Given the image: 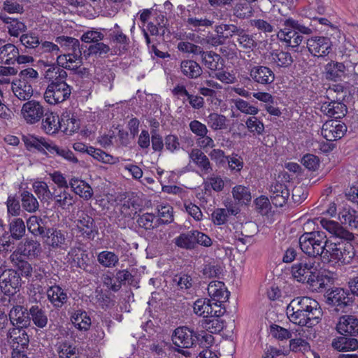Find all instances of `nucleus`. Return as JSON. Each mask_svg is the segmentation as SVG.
I'll return each mask as SVG.
<instances>
[{
    "label": "nucleus",
    "instance_id": "603ef678",
    "mask_svg": "<svg viewBox=\"0 0 358 358\" xmlns=\"http://www.w3.org/2000/svg\"><path fill=\"white\" fill-rule=\"evenodd\" d=\"M27 258L21 256H15L11 254L10 256V260L14 266L17 267V269L21 272V275L25 277H29L31 275L32 267L31 264L27 261Z\"/></svg>",
    "mask_w": 358,
    "mask_h": 358
},
{
    "label": "nucleus",
    "instance_id": "c9c22d12",
    "mask_svg": "<svg viewBox=\"0 0 358 358\" xmlns=\"http://www.w3.org/2000/svg\"><path fill=\"white\" fill-rule=\"evenodd\" d=\"M18 48L12 43H7L0 48V62L10 65L14 64L17 57Z\"/></svg>",
    "mask_w": 358,
    "mask_h": 358
},
{
    "label": "nucleus",
    "instance_id": "20e7f679",
    "mask_svg": "<svg viewBox=\"0 0 358 358\" xmlns=\"http://www.w3.org/2000/svg\"><path fill=\"white\" fill-rule=\"evenodd\" d=\"M328 241L329 238L325 232L314 231L302 234L299 238V243L302 252L310 258L320 257L322 259V255L324 252Z\"/></svg>",
    "mask_w": 358,
    "mask_h": 358
},
{
    "label": "nucleus",
    "instance_id": "c756f323",
    "mask_svg": "<svg viewBox=\"0 0 358 358\" xmlns=\"http://www.w3.org/2000/svg\"><path fill=\"white\" fill-rule=\"evenodd\" d=\"M70 319L74 327L80 331H87L92 324L91 318L87 313L83 310H76L71 315Z\"/></svg>",
    "mask_w": 358,
    "mask_h": 358
},
{
    "label": "nucleus",
    "instance_id": "6e6d98bb",
    "mask_svg": "<svg viewBox=\"0 0 358 358\" xmlns=\"http://www.w3.org/2000/svg\"><path fill=\"white\" fill-rule=\"evenodd\" d=\"M234 199L239 203H248L251 201V193L248 187L243 185H236L231 191Z\"/></svg>",
    "mask_w": 358,
    "mask_h": 358
},
{
    "label": "nucleus",
    "instance_id": "a18cd8bd",
    "mask_svg": "<svg viewBox=\"0 0 358 358\" xmlns=\"http://www.w3.org/2000/svg\"><path fill=\"white\" fill-rule=\"evenodd\" d=\"M20 41L26 49L34 50L35 55H36L41 44V40L36 34L31 31L23 34L21 35Z\"/></svg>",
    "mask_w": 358,
    "mask_h": 358
},
{
    "label": "nucleus",
    "instance_id": "69168bd1",
    "mask_svg": "<svg viewBox=\"0 0 358 358\" xmlns=\"http://www.w3.org/2000/svg\"><path fill=\"white\" fill-rule=\"evenodd\" d=\"M62 122L63 127L66 125V127H64L63 131L67 135L72 134L78 130L80 127L79 120L73 116L71 117L63 116L62 117Z\"/></svg>",
    "mask_w": 358,
    "mask_h": 358
},
{
    "label": "nucleus",
    "instance_id": "c85d7f7f",
    "mask_svg": "<svg viewBox=\"0 0 358 358\" xmlns=\"http://www.w3.org/2000/svg\"><path fill=\"white\" fill-rule=\"evenodd\" d=\"M0 19L7 25L8 34L12 36L17 37L20 33L27 30L25 24L17 18H12L3 13H0Z\"/></svg>",
    "mask_w": 358,
    "mask_h": 358
},
{
    "label": "nucleus",
    "instance_id": "09e8293b",
    "mask_svg": "<svg viewBox=\"0 0 358 358\" xmlns=\"http://www.w3.org/2000/svg\"><path fill=\"white\" fill-rule=\"evenodd\" d=\"M32 187L41 201L49 202L52 198V192H51L46 182L43 181H35L32 185Z\"/></svg>",
    "mask_w": 358,
    "mask_h": 358
},
{
    "label": "nucleus",
    "instance_id": "5fc2aeb1",
    "mask_svg": "<svg viewBox=\"0 0 358 358\" xmlns=\"http://www.w3.org/2000/svg\"><path fill=\"white\" fill-rule=\"evenodd\" d=\"M159 218L158 224H169L173 220V208L169 204H160L157 207Z\"/></svg>",
    "mask_w": 358,
    "mask_h": 358
},
{
    "label": "nucleus",
    "instance_id": "393cba45",
    "mask_svg": "<svg viewBox=\"0 0 358 358\" xmlns=\"http://www.w3.org/2000/svg\"><path fill=\"white\" fill-rule=\"evenodd\" d=\"M42 120V129L47 134H56L63 127L62 119L52 112H45Z\"/></svg>",
    "mask_w": 358,
    "mask_h": 358
},
{
    "label": "nucleus",
    "instance_id": "49530a36",
    "mask_svg": "<svg viewBox=\"0 0 358 358\" xmlns=\"http://www.w3.org/2000/svg\"><path fill=\"white\" fill-rule=\"evenodd\" d=\"M207 124L214 131L227 128V117L222 114L210 113L205 119Z\"/></svg>",
    "mask_w": 358,
    "mask_h": 358
},
{
    "label": "nucleus",
    "instance_id": "c03bdc74",
    "mask_svg": "<svg viewBox=\"0 0 358 358\" xmlns=\"http://www.w3.org/2000/svg\"><path fill=\"white\" fill-rule=\"evenodd\" d=\"M215 31L217 34H221L226 41L234 36H238V34H241L242 28L233 24H220L215 26Z\"/></svg>",
    "mask_w": 358,
    "mask_h": 358
},
{
    "label": "nucleus",
    "instance_id": "774afa93",
    "mask_svg": "<svg viewBox=\"0 0 358 358\" xmlns=\"http://www.w3.org/2000/svg\"><path fill=\"white\" fill-rule=\"evenodd\" d=\"M110 51V48L108 44L101 41H98L90 45L88 48L89 55L102 57Z\"/></svg>",
    "mask_w": 358,
    "mask_h": 358
},
{
    "label": "nucleus",
    "instance_id": "9d476101",
    "mask_svg": "<svg viewBox=\"0 0 358 358\" xmlns=\"http://www.w3.org/2000/svg\"><path fill=\"white\" fill-rule=\"evenodd\" d=\"M45 113V107L36 100L24 103L21 109V115L24 121L29 124H34L41 121Z\"/></svg>",
    "mask_w": 358,
    "mask_h": 358
},
{
    "label": "nucleus",
    "instance_id": "79ce46f5",
    "mask_svg": "<svg viewBox=\"0 0 358 358\" xmlns=\"http://www.w3.org/2000/svg\"><path fill=\"white\" fill-rule=\"evenodd\" d=\"M22 206L29 213H35L39 208V203L34 195L29 191L24 190L20 193Z\"/></svg>",
    "mask_w": 358,
    "mask_h": 358
},
{
    "label": "nucleus",
    "instance_id": "aec40b11",
    "mask_svg": "<svg viewBox=\"0 0 358 358\" xmlns=\"http://www.w3.org/2000/svg\"><path fill=\"white\" fill-rule=\"evenodd\" d=\"M106 36L111 44H115V46L123 50H127L129 45V37L124 34L117 24H115L113 28L107 29Z\"/></svg>",
    "mask_w": 358,
    "mask_h": 358
},
{
    "label": "nucleus",
    "instance_id": "052dcab7",
    "mask_svg": "<svg viewBox=\"0 0 358 358\" xmlns=\"http://www.w3.org/2000/svg\"><path fill=\"white\" fill-rule=\"evenodd\" d=\"M59 52L60 49L57 44L50 41H41V44L38 47V50H37L36 56L40 57L43 54L50 53L52 57H54L57 55Z\"/></svg>",
    "mask_w": 358,
    "mask_h": 358
},
{
    "label": "nucleus",
    "instance_id": "5701e85b",
    "mask_svg": "<svg viewBox=\"0 0 358 358\" xmlns=\"http://www.w3.org/2000/svg\"><path fill=\"white\" fill-rule=\"evenodd\" d=\"M346 66L343 62H338L334 60L328 62L324 66V75L328 80L339 81L345 77Z\"/></svg>",
    "mask_w": 358,
    "mask_h": 358
},
{
    "label": "nucleus",
    "instance_id": "e2e57ef3",
    "mask_svg": "<svg viewBox=\"0 0 358 358\" xmlns=\"http://www.w3.org/2000/svg\"><path fill=\"white\" fill-rule=\"evenodd\" d=\"M115 77L114 72L110 69H103L100 73H96L97 80L104 86L108 87L109 90L113 88V82Z\"/></svg>",
    "mask_w": 358,
    "mask_h": 358
},
{
    "label": "nucleus",
    "instance_id": "4d7b16f0",
    "mask_svg": "<svg viewBox=\"0 0 358 358\" xmlns=\"http://www.w3.org/2000/svg\"><path fill=\"white\" fill-rule=\"evenodd\" d=\"M202 327L210 334H217L222 330L224 323L220 317H207L202 322Z\"/></svg>",
    "mask_w": 358,
    "mask_h": 358
},
{
    "label": "nucleus",
    "instance_id": "a211bd4d",
    "mask_svg": "<svg viewBox=\"0 0 358 358\" xmlns=\"http://www.w3.org/2000/svg\"><path fill=\"white\" fill-rule=\"evenodd\" d=\"M350 294L343 288H336L327 294V301L329 304L336 306V310H339L348 306L351 303Z\"/></svg>",
    "mask_w": 358,
    "mask_h": 358
},
{
    "label": "nucleus",
    "instance_id": "7ed1b4c3",
    "mask_svg": "<svg viewBox=\"0 0 358 358\" xmlns=\"http://www.w3.org/2000/svg\"><path fill=\"white\" fill-rule=\"evenodd\" d=\"M280 23L281 27L277 34V37L280 41L293 48H298L302 43L303 35H310L313 33L310 27L291 17L281 20Z\"/></svg>",
    "mask_w": 358,
    "mask_h": 358
},
{
    "label": "nucleus",
    "instance_id": "58836bf2",
    "mask_svg": "<svg viewBox=\"0 0 358 358\" xmlns=\"http://www.w3.org/2000/svg\"><path fill=\"white\" fill-rule=\"evenodd\" d=\"M55 42L59 44L63 50L66 52V53L71 52H79V51H81L80 48V42L75 38L66 36H60L55 38ZM76 56H78V53H76Z\"/></svg>",
    "mask_w": 358,
    "mask_h": 358
},
{
    "label": "nucleus",
    "instance_id": "338daca9",
    "mask_svg": "<svg viewBox=\"0 0 358 358\" xmlns=\"http://www.w3.org/2000/svg\"><path fill=\"white\" fill-rule=\"evenodd\" d=\"M173 281L181 289H187L192 286L193 279L187 273H180L174 276Z\"/></svg>",
    "mask_w": 358,
    "mask_h": 358
},
{
    "label": "nucleus",
    "instance_id": "72a5a7b5",
    "mask_svg": "<svg viewBox=\"0 0 358 358\" xmlns=\"http://www.w3.org/2000/svg\"><path fill=\"white\" fill-rule=\"evenodd\" d=\"M30 321L38 328L43 329L48 322V315L45 310L38 305H34L29 308Z\"/></svg>",
    "mask_w": 358,
    "mask_h": 358
},
{
    "label": "nucleus",
    "instance_id": "37998d69",
    "mask_svg": "<svg viewBox=\"0 0 358 358\" xmlns=\"http://www.w3.org/2000/svg\"><path fill=\"white\" fill-rule=\"evenodd\" d=\"M107 29L105 28H92L83 33L81 36V41L87 43H95L101 41L106 34Z\"/></svg>",
    "mask_w": 358,
    "mask_h": 358
},
{
    "label": "nucleus",
    "instance_id": "4be33fe9",
    "mask_svg": "<svg viewBox=\"0 0 358 358\" xmlns=\"http://www.w3.org/2000/svg\"><path fill=\"white\" fill-rule=\"evenodd\" d=\"M46 294L48 301L55 308H62L68 301L66 292L59 285L49 287Z\"/></svg>",
    "mask_w": 358,
    "mask_h": 358
},
{
    "label": "nucleus",
    "instance_id": "dca6fc26",
    "mask_svg": "<svg viewBox=\"0 0 358 358\" xmlns=\"http://www.w3.org/2000/svg\"><path fill=\"white\" fill-rule=\"evenodd\" d=\"M8 315L13 327L27 328L30 325L29 310L22 306H13Z\"/></svg>",
    "mask_w": 358,
    "mask_h": 358
},
{
    "label": "nucleus",
    "instance_id": "bb28decb",
    "mask_svg": "<svg viewBox=\"0 0 358 358\" xmlns=\"http://www.w3.org/2000/svg\"><path fill=\"white\" fill-rule=\"evenodd\" d=\"M338 219L341 224L348 225L350 229L358 228V212L349 206H344L339 210Z\"/></svg>",
    "mask_w": 358,
    "mask_h": 358
},
{
    "label": "nucleus",
    "instance_id": "ea45409f",
    "mask_svg": "<svg viewBox=\"0 0 358 358\" xmlns=\"http://www.w3.org/2000/svg\"><path fill=\"white\" fill-rule=\"evenodd\" d=\"M270 57L271 62L281 68L289 67L294 62L292 56L288 52L275 50L271 52Z\"/></svg>",
    "mask_w": 358,
    "mask_h": 358
},
{
    "label": "nucleus",
    "instance_id": "f8f14e48",
    "mask_svg": "<svg viewBox=\"0 0 358 358\" xmlns=\"http://www.w3.org/2000/svg\"><path fill=\"white\" fill-rule=\"evenodd\" d=\"M347 131L346 125L340 121L331 120L327 121L322 127V136L329 141L341 139Z\"/></svg>",
    "mask_w": 358,
    "mask_h": 358
},
{
    "label": "nucleus",
    "instance_id": "473e14b6",
    "mask_svg": "<svg viewBox=\"0 0 358 358\" xmlns=\"http://www.w3.org/2000/svg\"><path fill=\"white\" fill-rule=\"evenodd\" d=\"M27 227L29 231L35 236H41L45 238L47 228L45 221L41 217L32 215L27 220Z\"/></svg>",
    "mask_w": 358,
    "mask_h": 358
},
{
    "label": "nucleus",
    "instance_id": "f704fd0d",
    "mask_svg": "<svg viewBox=\"0 0 358 358\" xmlns=\"http://www.w3.org/2000/svg\"><path fill=\"white\" fill-rule=\"evenodd\" d=\"M45 237L47 238V244L53 248H62L65 244V235L61 230L48 228Z\"/></svg>",
    "mask_w": 358,
    "mask_h": 358
},
{
    "label": "nucleus",
    "instance_id": "2eb2a0df",
    "mask_svg": "<svg viewBox=\"0 0 358 358\" xmlns=\"http://www.w3.org/2000/svg\"><path fill=\"white\" fill-rule=\"evenodd\" d=\"M75 221L76 226L79 232L87 238H92L94 234L97 233L94 220L85 212H81Z\"/></svg>",
    "mask_w": 358,
    "mask_h": 358
},
{
    "label": "nucleus",
    "instance_id": "6e6552de",
    "mask_svg": "<svg viewBox=\"0 0 358 358\" xmlns=\"http://www.w3.org/2000/svg\"><path fill=\"white\" fill-rule=\"evenodd\" d=\"M250 78L260 85L266 86L272 84L275 78L273 71L263 65L249 64L247 67Z\"/></svg>",
    "mask_w": 358,
    "mask_h": 358
},
{
    "label": "nucleus",
    "instance_id": "680f3d73",
    "mask_svg": "<svg viewBox=\"0 0 358 358\" xmlns=\"http://www.w3.org/2000/svg\"><path fill=\"white\" fill-rule=\"evenodd\" d=\"M234 15L239 19H245L252 14V8L248 3H237L233 9Z\"/></svg>",
    "mask_w": 358,
    "mask_h": 358
},
{
    "label": "nucleus",
    "instance_id": "f3484780",
    "mask_svg": "<svg viewBox=\"0 0 358 358\" xmlns=\"http://www.w3.org/2000/svg\"><path fill=\"white\" fill-rule=\"evenodd\" d=\"M336 329L343 336H357L358 319L352 315L342 316L336 324Z\"/></svg>",
    "mask_w": 358,
    "mask_h": 358
},
{
    "label": "nucleus",
    "instance_id": "bf43d9fd",
    "mask_svg": "<svg viewBox=\"0 0 358 358\" xmlns=\"http://www.w3.org/2000/svg\"><path fill=\"white\" fill-rule=\"evenodd\" d=\"M245 124L249 131L253 134L261 135L264 131V123L255 115L249 117Z\"/></svg>",
    "mask_w": 358,
    "mask_h": 358
},
{
    "label": "nucleus",
    "instance_id": "9b49d317",
    "mask_svg": "<svg viewBox=\"0 0 358 358\" xmlns=\"http://www.w3.org/2000/svg\"><path fill=\"white\" fill-rule=\"evenodd\" d=\"M307 48L314 57H323L332 50V42L327 36H313L307 41Z\"/></svg>",
    "mask_w": 358,
    "mask_h": 358
},
{
    "label": "nucleus",
    "instance_id": "e433bc0d",
    "mask_svg": "<svg viewBox=\"0 0 358 358\" xmlns=\"http://www.w3.org/2000/svg\"><path fill=\"white\" fill-rule=\"evenodd\" d=\"M173 242L180 248L187 250H194L196 241L194 230L180 234L174 238Z\"/></svg>",
    "mask_w": 358,
    "mask_h": 358
},
{
    "label": "nucleus",
    "instance_id": "2f4dec72",
    "mask_svg": "<svg viewBox=\"0 0 358 358\" xmlns=\"http://www.w3.org/2000/svg\"><path fill=\"white\" fill-rule=\"evenodd\" d=\"M69 186L76 194L85 200L91 199L93 195L92 187L83 180L72 178L69 182Z\"/></svg>",
    "mask_w": 358,
    "mask_h": 358
},
{
    "label": "nucleus",
    "instance_id": "4c0bfd02",
    "mask_svg": "<svg viewBox=\"0 0 358 358\" xmlns=\"http://www.w3.org/2000/svg\"><path fill=\"white\" fill-rule=\"evenodd\" d=\"M203 65L210 71H216L220 69V62L222 61L220 55L213 51H203L199 54Z\"/></svg>",
    "mask_w": 358,
    "mask_h": 358
},
{
    "label": "nucleus",
    "instance_id": "cd10ccee",
    "mask_svg": "<svg viewBox=\"0 0 358 358\" xmlns=\"http://www.w3.org/2000/svg\"><path fill=\"white\" fill-rule=\"evenodd\" d=\"M180 72L189 79H196L202 74V68L192 59L182 60L180 65Z\"/></svg>",
    "mask_w": 358,
    "mask_h": 358
},
{
    "label": "nucleus",
    "instance_id": "ddd939ff",
    "mask_svg": "<svg viewBox=\"0 0 358 358\" xmlns=\"http://www.w3.org/2000/svg\"><path fill=\"white\" fill-rule=\"evenodd\" d=\"M189 158L199 169L201 176L204 177L213 173V164L201 149H192L189 152Z\"/></svg>",
    "mask_w": 358,
    "mask_h": 358
},
{
    "label": "nucleus",
    "instance_id": "7c9ffc66",
    "mask_svg": "<svg viewBox=\"0 0 358 358\" xmlns=\"http://www.w3.org/2000/svg\"><path fill=\"white\" fill-rule=\"evenodd\" d=\"M332 347L338 351L355 350L358 348V340L349 336H340L333 340Z\"/></svg>",
    "mask_w": 358,
    "mask_h": 358
},
{
    "label": "nucleus",
    "instance_id": "f03ea898",
    "mask_svg": "<svg viewBox=\"0 0 358 358\" xmlns=\"http://www.w3.org/2000/svg\"><path fill=\"white\" fill-rule=\"evenodd\" d=\"M352 239L331 237L329 238L322 261L324 263L343 264H349L355 255Z\"/></svg>",
    "mask_w": 358,
    "mask_h": 358
},
{
    "label": "nucleus",
    "instance_id": "6ab92c4d",
    "mask_svg": "<svg viewBox=\"0 0 358 358\" xmlns=\"http://www.w3.org/2000/svg\"><path fill=\"white\" fill-rule=\"evenodd\" d=\"M68 188L55 189L52 192L55 204L63 210H69L76 202V197L67 191Z\"/></svg>",
    "mask_w": 358,
    "mask_h": 358
},
{
    "label": "nucleus",
    "instance_id": "39448f33",
    "mask_svg": "<svg viewBox=\"0 0 358 358\" xmlns=\"http://www.w3.org/2000/svg\"><path fill=\"white\" fill-rule=\"evenodd\" d=\"M195 332L187 327H179L172 334L171 340L175 346V351L186 357L190 356L191 353L187 348L194 346Z\"/></svg>",
    "mask_w": 358,
    "mask_h": 358
},
{
    "label": "nucleus",
    "instance_id": "0e129e2a",
    "mask_svg": "<svg viewBox=\"0 0 358 358\" xmlns=\"http://www.w3.org/2000/svg\"><path fill=\"white\" fill-rule=\"evenodd\" d=\"M155 216L152 213H144L137 219L138 226L145 230H151L159 225L158 222L154 223Z\"/></svg>",
    "mask_w": 358,
    "mask_h": 358
},
{
    "label": "nucleus",
    "instance_id": "b1692460",
    "mask_svg": "<svg viewBox=\"0 0 358 358\" xmlns=\"http://www.w3.org/2000/svg\"><path fill=\"white\" fill-rule=\"evenodd\" d=\"M320 224L324 229L334 235L333 237L344 238L346 239H354L352 233L344 229L338 222L322 218Z\"/></svg>",
    "mask_w": 358,
    "mask_h": 358
},
{
    "label": "nucleus",
    "instance_id": "864d4df0",
    "mask_svg": "<svg viewBox=\"0 0 358 358\" xmlns=\"http://www.w3.org/2000/svg\"><path fill=\"white\" fill-rule=\"evenodd\" d=\"M10 236L15 240L21 239L25 234L26 226L21 218L13 219L9 224Z\"/></svg>",
    "mask_w": 358,
    "mask_h": 358
},
{
    "label": "nucleus",
    "instance_id": "a878e982",
    "mask_svg": "<svg viewBox=\"0 0 358 358\" xmlns=\"http://www.w3.org/2000/svg\"><path fill=\"white\" fill-rule=\"evenodd\" d=\"M11 89L15 96L21 101H29L33 95L32 85L29 82L17 80L11 83Z\"/></svg>",
    "mask_w": 358,
    "mask_h": 358
},
{
    "label": "nucleus",
    "instance_id": "de8ad7c7",
    "mask_svg": "<svg viewBox=\"0 0 358 358\" xmlns=\"http://www.w3.org/2000/svg\"><path fill=\"white\" fill-rule=\"evenodd\" d=\"M98 262L106 268L115 267L119 263V257L115 252L104 250L97 255Z\"/></svg>",
    "mask_w": 358,
    "mask_h": 358
},
{
    "label": "nucleus",
    "instance_id": "f257e3e1",
    "mask_svg": "<svg viewBox=\"0 0 358 358\" xmlns=\"http://www.w3.org/2000/svg\"><path fill=\"white\" fill-rule=\"evenodd\" d=\"M286 314L292 323L310 328L320 322L322 311L317 301L303 296L292 300L287 306Z\"/></svg>",
    "mask_w": 358,
    "mask_h": 358
},
{
    "label": "nucleus",
    "instance_id": "8fccbe9b",
    "mask_svg": "<svg viewBox=\"0 0 358 358\" xmlns=\"http://www.w3.org/2000/svg\"><path fill=\"white\" fill-rule=\"evenodd\" d=\"M193 310L196 315L207 318L209 313H212L211 300L207 298L199 299L193 306Z\"/></svg>",
    "mask_w": 358,
    "mask_h": 358
},
{
    "label": "nucleus",
    "instance_id": "13d9d810",
    "mask_svg": "<svg viewBox=\"0 0 358 358\" xmlns=\"http://www.w3.org/2000/svg\"><path fill=\"white\" fill-rule=\"evenodd\" d=\"M213 341V336L210 333L205 331H201L194 334V346L198 345L205 350H208Z\"/></svg>",
    "mask_w": 358,
    "mask_h": 358
},
{
    "label": "nucleus",
    "instance_id": "412c9836",
    "mask_svg": "<svg viewBox=\"0 0 358 358\" xmlns=\"http://www.w3.org/2000/svg\"><path fill=\"white\" fill-rule=\"evenodd\" d=\"M211 301H218L219 303L225 302L229 296L224 283L221 281H211L207 288Z\"/></svg>",
    "mask_w": 358,
    "mask_h": 358
},
{
    "label": "nucleus",
    "instance_id": "3c124183",
    "mask_svg": "<svg viewBox=\"0 0 358 358\" xmlns=\"http://www.w3.org/2000/svg\"><path fill=\"white\" fill-rule=\"evenodd\" d=\"M274 189L276 190L275 192H280L282 195L280 196H270L271 201L275 206L282 207L286 203L289 198V191L284 184L280 182L275 183Z\"/></svg>",
    "mask_w": 358,
    "mask_h": 358
},
{
    "label": "nucleus",
    "instance_id": "1a4fd4ad",
    "mask_svg": "<svg viewBox=\"0 0 358 358\" xmlns=\"http://www.w3.org/2000/svg\"><path fill=\"white\" fill-rule=\"evenodd\" d=\"M21 287V278L17 271L8 269L0 275V288L4 294L13 295Z\"/></svg>",
    "mask_w": 358,
    "mask_h": 358
},
{
    "label": "nucleus",
    "instance_id": "423d86ee",
    "mask_svg": "<svg viewBox=\"0 0 358 358\" xmlns=\"http://www.w3.org/2000/svg\"><path fill=\"white\" fill-rule=\"evenodd\" d=\"M71 90L72 87L66 82L52 81L45 91L44 99L51 105L62 103L70 97Z\"/></svg>",
    "mask_w": 358,
    "mask_h": 358
},
{
    "label": "nucleus",
    "instance_id": "0eeeda50",
    "mask_svg": "<svg viewBox=\"0 0 358 358\" xmlns=\"http://www.w3.org/2000/svg\"><path fill=\"white\" fill-rule=\"evenodd\" d=\"M314 259L310 257H303L300 261L292 265L291 273L292 277L299 282L307 283L313 282L311 280L313 275L317 271V267L315 266Z\"/></svg>",
    "mask_w": 358,
    "mask_h": 358
},
{
    "label": "nucleus",
    "instance_id": "4468645a",
    "mask_svg": "<svg viewBox=\"0 0 358 358\" xmlns=\"http://www.w3.org/2000/svg\"><path fill=\"white\" fill-rule=\"evenodd\" d=\"M41 252V243L36 240L27 238L18 244L17 249L12 254L14 257L21 256L27 259H32L38 256Z\"/></svg>",
    "mask_w": 358,
    "mask_h": 358
},
{
    "label": "nucleus",
    "instance_id": "a19ab883",
    "mask_svg": "<svg viewBox=\"0 0 358 358\" xmlns=\"http://www.w3.org/2000/svg\"><path fill=\"white\" fill-rule=\"evenodd\" d=\"M55 348L59 358H77L78 349L66 340L57 342Z\"/></svg>",
    "mask_w": 358,
    "mask_h": 358
}]
</instances>
